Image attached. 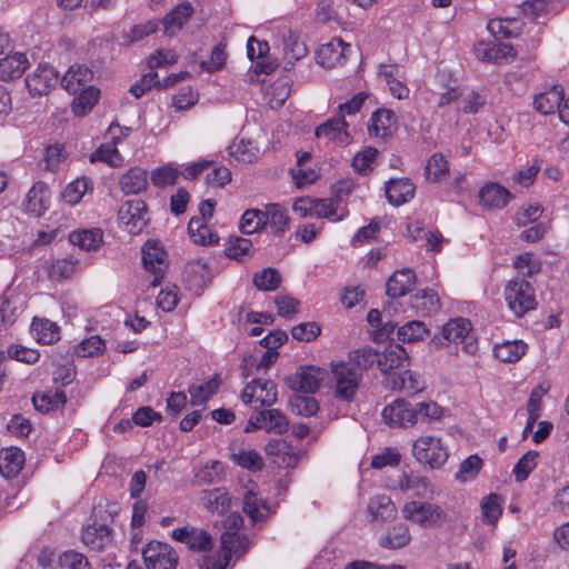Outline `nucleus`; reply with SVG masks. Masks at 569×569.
I'll return each instance as SVG.
<instances>
[{"label":"nucleus","instance_id":"nucleus-1","mask_svg":"<svg viewBox=\"0 0 569 569\" xmlns=\"http://www.w3.org/2000/svg\"><path fill=\"white\" fill-rule=\"evenodd\" d=\"M411 453L418 463L425 468L437 470L442 468L449 459L448 443L435 435H420L412 442Z\"/></svg>","mask_w":569,"mask_h":569},{"label":"nucleus","instance_id":"nucleus-2","mask_svg":"<svg viewBox=\"0 0 569 569\" xmlns=\"http://www.w3.org/2000/svg\"><path fill=\"white\" fill-rule=\"evenodd\" d=\"M447 343L461 345L462 351L467 355H475L478 343L472 335L471 322L465 318H453L446 322L440 335L430 340V345L441 348Z\"/></svg>","mask_w":569,"mask_h":569},{"label":"nucleus","instance_id":"nucleus-3","mask_svg":"<svg viewBox=\"0 0 569 569\" xmlns=\"http://www.w3.org/2000/svg\"><path fill=\"white\" fill-rule=\"evenodd\" d=\"M402 518L422 529H437L442 527L448 515L445 509L435 502L429 501H407L401 507Z\"/></svg>","mask_w":569,"mask_h":569},{"label":"nucleus","instance_id":"nucleus-4","mask_svg":"<svg viewBox=\"0 0 569 569\" xmlns=\"http://www.w3.org/2000/svg\"><path fill=\"white\" fill-rule=\"evenodd\" d=\"M508 308L521 317L536 308V297L531 284L523 279H515L507 283L503 291Z\"/></svg>","mask_w":569,"mask_h":569},{"label":"nucleus","instance_id":"nucleus-5","mask_svg":"<svg viewBox=\"0 0 569 569\" xmlns=\"http://www.w3.org/2000/svg\"><path fill=\"white\" fill-rule=\"evenodd\" d=\"M289 429L287 416L278 409H267L253 412L246 427L244 432L264 430L269 433L283 435Z\"/></svg>","mask_w":569,"mask_h":569},{"label":"nucleus","instance_id":"nucleus-6","mask_svg":"<svg viewBox=\"0 0 569 569\" xmlns=\"http://www.w3.org/2000/svg\"><path fill=\"white\" fill-rule=\"evenodd\" d=\"M335 381V396L345 401H351L357 393L360 382V375L356 372L350 363L339 362L332 365Z\"/></svg>","mask_w":569,"mask_h":569},{"label":"nucleus","instance_id":"nucleus-7","mask_svg":"<svg viewBox=\"0 0 569 569\" xmlns=\"http://www.w3.org/2000/svg\"><path fill=\"white\" fill-rule=\"evenodd\" d=\"M142 262L144 269L153 274L151 287L160 284L168 268L167 252L157 240H149L142 247Z\"/></svg>","mask_w":569,"mask_h":569},{"label":"nucleus","instance_id":"nucleus-8","mask_svg":"<svg viewBox=\"0 0 569 569\" xmlns=\"http://www.w3.org/2000/svg\"><path fill=\"white\" fill-rule=\"evenodd\" d=\"M277 386L271 380L253 379L241 392L242 402L256 407H270L277 401Z\"/></svg>","mask_w":569,"mask_h":569},{"label":"nucleus","instance_id":"nucleus-9","mask_svg":"<svg viewBox=\"0 0 569 569\" xmlns=\"http://www.w3.org/2000/svg\"><path fill=\"white\" fill-rule=\"evenodd\" d=\"M382 420L393 428H410L417 423V410L405 399H396L382 409Z\"/></svg>","mask_w":569,"mask_h":569},{"label":"nucleus","instance_id":"nucleus-10","mask_svg":"<svg viewBox=\"0 0 569 569\" xmlns=\"http://www.w3.org/2000/svg\"><path fill=\"white\" fill-rule=\"evenodd\" d=\"M326 370L316 366L300 367L297 371L287 377L286 381L290 389L306 393H313L326 379Z\"/></svg>","mask_w":569,"mask_h":569},{"label":"nucleus","instance_id":"nucleus-11","mask_svg":"<svg viewBox=\"0 0 569 569\" xmlns=\"http://www.w3.org/2000/svg\"><path fill=\"white\" fill-rule=\"evenodd\" d=\"M118 219L121 227L132 234L140 233L147 224V206L142 200H129L119 211Z\"/></svg>","mask_w":569,"mask_h":569},{"label":"nucleus","instance_id":"nucleus-12","mask_svg":"<svg viewBox=\"0 0 569 569\" xmlns=\"http://www.w3.org/2000/svg\"><path fill=\"white\" fill-rule=\"evenodd\" d=\"M142 557L148 569H174L177 556L173 549L159 541H151L142 551Z\"/></svg>","mask_w":569,"mask_h":569},{"label":"nucleus","instance_id":"nucleus-13","mask_svg":"<svg viewBox=\"0 0 569 569\" xmlns=\"http://www.w3.org/2000/svg\"><path fill=\"white\" fill-rule=\"evenodd\" d=\"M59 81V73L48 63H39L36 70L28 74L26 84L33 96L48 94Z\"/></svg>","mask_w":569,"mask_h":569},{"label":"nucleus","instance_id":"nucleus-14","mask_svg":"<svg viewBox=\"0 0 569 569\" xmlns=\"http://www.w3.org/2000/svg\"><path fill=\"white\" fill-rule=\"evenodd\" d=\"M475 54L479 61L507 63L516 58V49L508 43H488L480 41L475 46Z\"/></svg>","mask_w":569,"mask_h":569},{"label":"nucleus","instance_id":"nucleus-15","mask_svg":"<svg viewBox=\"0 0 569 569\" xmlns=\"http://www.w3.org/2000/svg\"><path fill=\"white\" fill-rule=\"evenodd\" d=\"M389 487L401 492H412L413 496L419 498L425 497L430 491V483L427 478L405 471L392 478Z\"/></svg>","mask_w":569,"mask_h":569},{"label":"nucleus","instance_id":"nucleus-16","mask_svg":"<svg viewBox=\"0 0 569 569\" xmlns=\"http://www.w3.org/2000/svg\"><path fill=\"white\" fill-rule=\"evenodd\" d=\"M348 123L342 116L335 117L316 129V137L337 144H348L350 134Z\"/></svg>","mask_w":569,"mask_h":569},{"label":"nucleus","instance_id":"nucleus-17","mask_svg":"<svg viewBox=\"0 0 569 569\" xmlns=\"http://www.w3.org/2000/svg\"><path fill=\"white\" fill-rule=\"evenodd\" d=\"M349 47L341 39L333 38L318 49L317 62L328 69L340 66L346 60V51Z\"/></svg>","mask_w":569,"mask_h":569},{"label":"nucleus","instance_id":"nucleus-18","mask_svg":"<svg viewBox=\"0 0 569 569\" xmlns=\"http://www.w3.org/2000/svg\"><path fill=\"white\" fill-rule=\"evenodd\" d=\"M51 192L43 182L34 183L27 193L24 210L27 213L40 217L50 207Z\"/></svg>","mask_w":569,"mask_h":569},{"label":"nucleus","instance_id":"nucleus-19","mask_svg":"<svg viewBox=\"0 0 569 569\" xmlns=\"http://www.w3.org/2000/svg\"><path fill=\"white\" fill-rule=\"evenodd\" d=\"M511 199L510 191L496 182H488L479 190L480 204L488 209H502Z\"/></svg>","mask_w":569,"mask_h":569},{"label":"nucleus","instance_id":"nucleus-20","mask_svg":"<svg viewBox=\"0 0 569 569\" xmlns=\"http://www.w3.org/2000/svg\"><path fill=\"white\" fill-rule=\"evenodd\" d=\"M408 363L409 356L406 349L399 343H392L379 355L378 368L388 377L395 369L402 368Z\"/></svg>","mask_w":569,"mask_h":569},{"label":"nucleus","instance_id":"nucleus-21","mask_svg":"<svg viewBox=\"0 0 569 569\" xmlns=\"http://www.w3.org/2000/svg\"><path fill=\"white\" fill-rule=\"evenodd\" d=\"M171 537L181 543H184L190 550L202 551L210 547L211 537L204 530L197 528H178L171 533Z\"/></svg>","mask_w":569,"mask_h":569},{"label":"nucleus","instance_id":"nucleus-22","mask_svg":"<svg viewBox=\"0 0 569 569\" xmlns=\"http://www.w3.org/2000/svg\"><path fill=\"white\" fill-rule=\"evenodd\" d=\"M264 451L273 463L283 468H292L298 462V455L291 446L282 440H271L266 445Z\"/></svg>","mask_w":569,"mask_h":569},{"label":"nucleus","instance_id":"nucleus-23","mask_svg":"<svg viewBox=\"0 0 569 569\" xmlns=\"http://www.w3.org/2000/svg\"><path fill=\"white\" fill-rule=\"evenodd\" d=\"M385 383L391 390L409 395L418 393L425 389V383L420 376L410 370L386 377Z\"/></svg>","mask_w":569,"mask_h":569},{"label":"nucleus","instance_id":"nucleus-24","mask_svg":"<svg viewBox=\"0 0 569 569\" xmlns=\"http://www.w3.org/2000/svg\"><path fill=\"white\" fill-rule=\"evenodd\" d=\"M121 131L120 126L118 124H111L108 129L109 134L111 136V139L113 142L101 144L92 154H91V161H102L108 163L111 167H120L123 162V159L118 151L116 144L119 141V138L116 137L118 132Z\"/></svg>","mask_w":569,"mask_h":569},{"label":"nucleus","instance_id":"nucleus-25","mask_svg":"<svg viewBox=\"0 0 569 569\" xmlns=\"http://www.w3.org/2000/svg\"><path fill=\"white\" fill-rule=\"evenodd\" d=\"M92 71L83 64H74L69 68L61 79L62 87L70 93H78L92 80Z\"/></svg>","mask_w":569,"mask_h":569},{"label":"nucleus","instance_id":"nucleus-26","mask_svg":"<svg viewBox=\"0 0 569 569\" xmlns=\"http://www.w3.org/2000/svg\"><path fill=\"white\" fill-rule=\"evenodd\" d=\"M243 511L254 522L264 520L270 516V507L267 501L259 496L256 485H252L243 497Z\"/></svg>","mask_w":569,"mask_h":569},{"label":"nucleus","instance_id":"nucleus-27","mask_svg":"<svg viewBox=\"0 0 569 569\" xmlns=\"http://www.w3.org/2000/svg\"><path fill=\"white\" fill-rule=\"evenodd\" d=\"M24 453L17 447L3 448L0 450V473L4 478H14L22 470Z\"/></svg>","mask_w":569,"mask_h":569},{"label":"nucleus","instance_id":"nucleus-28","mask_svg":"<svg viewBox=\"0 0 569 569\" xmlns=\"http://www.w3.org/2000/svg\"><path fill=\"white\" fill-rule=\"evenodd\" d=\"M415 186L407 178L391 179L386 186V196L393 206H401L415 196Z\"/></svg>","mask_w":569,"mask_h":569},{"label":"nucleus","instance_id":"nucleus-29","mask_svg":"<svg viewBox=\"0 0 569 569\" xmlns=\"http://www.w3.org/2000/svg\"><path fill=\"white\" fill-rule=\"evenodd\" d=\"M81 540L90 549L100 551L110 545L111 530L106 525H89L82 530Z\"/></svg>","mask_w":569,"mask_h":569},{"label":"nucleus","instance_id":"nucleus-30","mask_svg":"<svg viewBox=\"0 0 569 569\" xmlns=\"http://www.w3.org/2000/svg\"><path fill=\"white\" fill-rule=\"evenodd\" d=\"M188 233L196 244L214 246L219 242L218 233L212 231L203 218H191L188 223Z\"/></svg>","mask_w":569,"mask_h":569},{"label":"nucleus","instance_id":"nucleus-31","mask_svg":"<svg viewBox=\"0 0 569 569\" xmlns=\"http://www.w3.org/2000/svg\"><path fill=\"white\" fill-rule=\"evenodd\" d=\"M397 126V118L391 110L379 109L372 113L369 132L379 138H386L392 133Z\"/></svg>","mask_w":569,"mask_h":569},{"label":"nucleus","instance_id":"nucleus-32","mask_svg":"<svg viewBox=\"0 0 569 569\" xmlns=\"http://www.w3.org/2000/svg\"><path fill=\"white\" fill-rule=\"evenodd\" d=\"M150 176L142 168H131L120 179V188L126 194H137L146 191Z\"/></svg>","mask_w":569,"mask_h":569},{"label":"nucleus","instance_id":"nucleus-33","mask_svg":"<svg viewBox=\"0 0 569 569\" xmlns=\"http://www.w3.org/2000/svg\"><path fill=\"white\" fill-rule=\"evenodd\" d=\"M313 217L319 219H330L336 222L348 214V210L340 206L339 200L333 198H313Z\"/></svg>","mask_w":569,"mask_h":569},{"label":"nucleus","instance_id":"nucleus-34","mask_svg":"<svg viewBox=\"0 0 569 569\" xmlns=\"http://www.w3.org/2000/svg\"><path fill=\"white\" fill-rule=\"evenodd\" d=\"M230 460L240 468L252 472L261 471L264 467L261 455L251 448L240 447L232 449Z\"/></svg>","mask_w":569,"mask_h":569},{"label":"nucleus","instance_id":"nucleus-35","mask_svg":"<svg viewBox=\"0 0 569 569\" xmlns=\"http://www.w3.org/2000/svg\"><path fill=\"white\" fill-rule=\"evenodd\" d=\"M415 273L411 269L396 271L387 281V295L392 298L405 296L415 284Z\"/></svg>","mask_w":569,"mask_h":569},{"label":"nucleus","instance_id":"nucleus-36","mask_svg":"<svg viewBox=\"0 0 569 569\" xmlns=\"http://www.w3.org/2000/svg\"><path fill=\"white\" fill-rule=\"evenodd\" d=\"M279 352L266 349L259 359L252 355L244 356L242 359V375L248 378L260 371H267L278 359Z\"/></svg>","mask_w":569,"mask_h":569},{"label":"nucleus","instance_id":"nucleus-37","mask_svg":"<svg viewBox=\"0 0 569 569\" xmlns=\"http://www.w3.org/2000/svg\"><path fill=\"white\" fill-rule=\"evenodd\" d=\"M264 227H270L274 234H282L289 227L290 218L287 210L278 203H271L263 210Z\"/></svg>","mask_w":569,"mask_h":569},{"label":"nucleus","instance_id":"nucleus-38","mask_svg":"<svg viewBox=\"0 0 569 569\" xmlns=\"http://www.w3.org/2000/svg\"><path fill=\"white\" fill-rule=\"evenodd\" d=\"M28 66L27 57L16 52L0 60V79L3 81L19 78Z\"/></svg>","mask_w":569,"mask_h":569},{"label":"nucleus","instance_id":"nucleus-39","mask_svg":"<svg viewBox=\"0 0 569 569\" xmlns=\"http://www.w3.org/2000/svg\"><path fill=\"white\" fill-rule=\"evenodd\" d=\"M411 533L407 525L397 523L380 538V546L387 549H400L409 545Z\"/></svg>","mask_w":569,"mask_h":569},{"label":"nucleus","instance_id":"nucleus-40","mask_svg":"<svg viewBox=\"0 0 569 569\" xmlns=\"http://www.w3.org/2000/svg\"><path fill=\"white\" fill-rule=\"evenodd\" d=\"M563 100L562 90L553 87L545 92L536 96L533 106L537 111L542 114H551L556 110H560L561 101Z\"/></svg>","mask_w":569,"mask_h":569},{"label":"nucleus","instance_id":"nucleus-41","mask_svg":"<svg viewBox=\"0 0 569 569\" xmlns=\"http://www.w3.org/2000/svg\"><path fill=\"white\" fill-rule=\"evenodd\" d=\"M527 351V345L522 340L503 341L493 348L495 357L502 362H517Z\"/></svg>","mask_w":569,"mask_h":569},{"label":"nucleus","instance_id":"nucleus-42","mask_svg":"<svg viewBox=\"0 0 569 569\" xmlns=\"http://www.w3.org/2000/svg\"><path fill=\"white\" fill-rule=\"evenodd\" d=\"M449 176V163L441 153L430 156L425 166V177L428 182L438 183Z\"/></svg>","mask_w":569,"mask_h":569},{"label":"nucleus","instance_id":"nucleus-43","mask_svg":"<svg viewBox=\"0 0 569 569\" xmlns=\"http://www.w3.org/2000/svg\"><path fill=\"white\" fill-rule=\"evenodd\" d=\"M201 501L207 510L221 515L229 508L231 499L223 488H216L202 491Z\"/></svg>","mask_w":569,"mask_h":569},{"label":"nucleus","instance_id":"nucleus-44","mask_svg":"<svg viewBox=\"0 0 569 569\" xmlns=\"http://www.w3.org/2000/svg\"><path fill=\"white\" fill-rule=\"evenodd\" d=\"M31 333L38 342L50 345L59 340L60 330L57 323L48 319L34 318L31 323Z\"/></svg>","mask_w":569,"mask_h":569},{"label":"nucleus","instance_id":"nucleus-45","mask_svg":"<svg viewBox=\"0 0 569 569\" xmlns=\"http://www.w3.org/2000/svg\"><path fill=\"white\" fill-rule=\"evenodd\" d=\"M229 153L238 162L251 163L259 158L260 150L251 140L241 138L230 144Z\"/></svg>","mask_w":569,"mask_h":569},{"label":"nucleus","instance_id":"nucleus-46","mask_svg":"<svg viewBox=\"0 0 569 569\" xmlns=\"http://www.w3.org/2000/svg\"><path fill=\"white\" fill-rule=\"evenodd\" d=\"M291 87L286 78L277 79L266 88L264 98L271 109L280 108L289 98Z\"/></svg>","mask_w":569,"mask_h":569},{"label":"nucleus","instance_id":"nucleus-47","mask_svg":"<svg viewBox=\"0 0 569 569\" xmlns=\"http://www.w3.org/2000/svg\"><path fill=\"white\" fill-rule=\"evenodd\" d=\"M430 336V330L425 322L419 320L408 321L397 331L398 340L402 343H415Z\"/></svg>","mask_w":569,"mask_h":569},{"label":"nucleus","instance_id":"nucleus-48","mask_svg":"<svg viewBox=\"0 0 569 569\" xmlns=\"http://www.w3.org/2000/svg\"><path fill=\"white\" fill-rule=\"evenodd\" d=\"M372 520L387 521L397 515V508L388 496H377L368 505Z\"/></svg>","mask_w":569,"mask_h":569},{"label":"nucleus","instance_id":"nucleus-49","mask_svg":"<svg viewBox=\"0 0 569 569\" xmlns=\"http://www.w3.org/2000/svg\"><path fill=\"white\" fill-rule=\"evenodd\" d=\"M69 240L72 244L83 250H96L102 243V231L100 229L73 231L69 234Z\"/></svg>","mask_w":569,"mask_h":569},{"label":"nucleus","instance_id":"nucleus-50","mask_svg":"<svg viewBox=\"0 0 569 569\" xmlns=\"http://www.w3.org/2000/svg\"><path fill=\"white\" fill-rule=\"evenodd\" d=\"M413 308L421 315L429 316L436 313L440 307V299L433 290L425 289L418 291L412 297Z\"/></svg>","mask_w":569,"mask_h":569},{"label":"nucleus","instance_id":"nucleus-51","mask_svg":"<svg viewBox=\"0 0 569 569\" xmlns=\"http://www.w3.org/2000/svg\"><path fill=\"white\" fill-rule=\"evenodd\" d=\"M182 171L174 163H167L164 166L153 169L150 173L151 183L157 188H166L173 186Z\"/></svg>","mask_w":569,"mask_h":569},{"label":"nucleus","instance_id":"nucleus-52","mask_svg":"<svg viewBox=\"0 0 569 569\" xmlns=\"http://www.w3.org/2000/svg\"><path fill=\"white\" fill-rule=\"evenodd\" d=\"M192 13V7L188 3L176 7L170 13H168L161 21L164 32L169 36L174 34L189 19Z\"/></svg>","mask_w":569,"mask_h":569},{"label":"nucleus","instance_id":"nucleus-53","mask_svg":"<svg viewBox=\"0 0 569 569\" xmlns=\"http://www.w3.org/2000/svg\"><path fill=\"white\" fill-rule=\"evenodd\" d=\"M307 52L308 49L298 34L288 31L283 36V57L288 63L293 64L295 61L303 58Z\"/></svg>","mask_w":569,"mask_h":569},{"label":"nucleus","instance_id":"nucleus-54","mask_svg":"<svg viewBox=\"0 0 569 569\" xmlns=\"http://www.w3.org/2000/svg\"><path fill=\"white\" fill-rule=\"evenodd\" d=\"M221 546L229 557H241L248 551L250 542L247 537L241 536L236 531H224L221 535Z\"/></svg>","mask_w":569,"mask_h":569},{"label":"nucleus","instance_id":"nucleus-55","mask_svg":"<svg viewBox=\"0 0 569 569\" xmlns=\"http://www.w3.org/2000/svg\"><path fill=\"white\" fill-rule=\"evenodd\" d=\"M32 401L37 410L50 411L63 407L67 402V397L62 390L56 389L33 396Z\"/></svg>","mask_w":569,"mask_h":569},{"label":"nucleus","instance_id":"nucleus-56","mask_svg":"<svg viewBox=\"0 0 569 569\" xmlns=\"http://www.w3.org/2000/svg\"><path fill=\"white\" fill-rule=\"evenodd\" d=\"M19 298H3L0 303V332L11 327L22 308Z\"/></svg>","mask_w":569,"mask_h":569},{"label":"nucleus","instance_id":"nucleus-57","mask_svg":"<svg viewBox=\"0 0 569 569\" xmlns=\"http://www.w3.org/2000/svg\"><path fill=\"white\" fill-rule=\"evenodd\" d=\"M79 270V262L71 259H58L51 262L48 268V276L51 280L69 279Z\"/></svg>","mask_w":569,"mask_h":569},{"label":"nucleus","instance_id":"nucleus-58","mask_svg":"<svg viewBox=\"0 0 569 569\" xmlns=\"http://www.w3.org/2000/svg\"><path fill=\"white\" fill-rule=\"evenodd\" d=\"M220 380L217 377L209 379L201 385H192L189 388L191 403L193 406L204 403L218 390Z\"/></svg>","mask_w":569,"mask_h":569},{"label":"nucleus","instance_id":"nucleus-59","mask_svg":"<svg viewBox=\"0 0 569 569\" xmlns=\"http://www.w3.org/2000/svg\"><path fill=\"white\" fill-rule=\"evenodd\" d=\"M90 184L88 178H78L71 181L62 192L63 200L70 206L79 203L84 193L90 189Z\"/></svg>","mask_w":569,"mask_h":569},{"label":"nucleus","instance_id":"nucleus-60","mask_svg":"<svg viewBox=\"0 0 569 569\" xmlns=\"http://www.w3.org/2000/svg\"><path fill=\"white\" fill-rule=\"evenodd\" d=\"M99 91L92 87L82 89L79 96L74 98L72 103V111L77 116H84L97 103Z\"/></svg>","mask_w":569,"mask_h":569},{"label":"nucleus","instance_id":"nucleus-61","mask_svg":"<svg viewBox=\"0 0 569 569\" xmlns=\"http://www.w3.org/2000/svg\"><path fill=\"white\" fill-rule=\"evenodd\" d=\"M539 453L535 450L526 452L513 467L512 473L516 481H525L538 465Z\"/></svg>","mask_w":569,"mask_h":569},{"label":"nucleus","instance_id":"nucleus-62","mask_svg":"<svg viewBox=\"0 0 569 569\" xmlns=\"http://www.w3.org/2000/svg\"><path fill=\"white\" fill-rule=\"evenodd\" d=\"M106 349L104 340L99 336H91L81 340L74 346V355L78 357H94L101 355Z\"/></svg>","mask_w":569,"mask_h":569},{"label":"nucleus","instance_id":"nucleus-63","mask_svg":"<svg viewBox=\"0 0 569 569\" xmlns=\"http://www.w3.org/2000/svg\"><path fill=\"white\" fill-rule=\"evenodd\" d=\"M263 211L259 209L246 210L240 219L239 228L244 234H252L264 227Z\"/></svg>","mask_w":569,"mask_h":569},{"label":"nucleus","instance_id":"nucleus-64","mask_svg":"<svg viewBox=\"0 0 569 569\" xmlns=\"http://www.w3.org/2000/svg\"><path fill=\"white\" fill-rule=\"evenodd\" d=\"M58 562L60 569H91L87 557L74 550L62 552Z\"/></svg>","mask_w":569,"mask_h":569}]
</instances>
